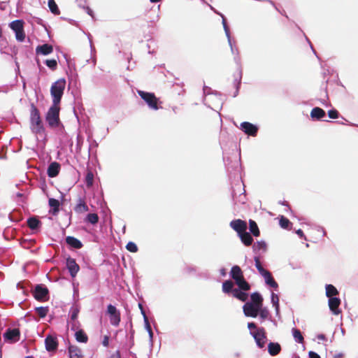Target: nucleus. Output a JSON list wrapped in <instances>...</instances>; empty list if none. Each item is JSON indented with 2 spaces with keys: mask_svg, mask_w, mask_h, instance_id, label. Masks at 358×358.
I'll return each mask as SVG.
<instances>
[{
  "mask_svg": "<svg viewBox=\"0 0 358 358\" xmlns=\"http://www.w3.org/2000/svg\"><path fill=\"white\" fill-rule=\"evenodd\" d=\"M66 80L64 78H60L53 83L50 88V94L52 97V103L55 105L59 104L64 90L65 89Z\"/></svg>",
  "mask_w": 358,
  "mask_h": 358,
  "instance_id": "nucleus-1",
  "label": "nucleus"
},
{
  "mask_svg": "<svg viewBox=\"0 0 358 358\" xmlns=\"http://www.w3.org/2000/svg\"><path fill=\"white\" fill-rule=\"evenodd\" d=\"M57 106L53 103L45 115V120L51 128L61 124L59 120V108Z\"/></svg>",
  "mask_w": 358,
  "mask_h": 358,
  "instance_id": "nucleus-2",
  "label": "nucleus"
},
{
  "mask_svg": "<svg viewBox=\"0 0 358 358\" xmlns=\"http://www.w3.org/2000/svg\"><path fill=\"white\" fill-rule=\"evenodd\" d=\"M236 55L234 56V60L238 66V69H237L238 73H237V75L234 76V87L236 88V91L233 95L234 97H236L238 94L239 89H240L241 84L242 74H243L241 64V57H239L238 50L236 49Z\"/></svg>",
  "mask_w": 358,
  "mask_h": 358,
  "instance_id": "nucleus-3",
  "label": "nucleus"
},
{
  "mask_svg": "<svg viewBox=\"0 0 358 358\" xmlns=\"http://www.w3.org/2000/svg\"><path fill=\"white\" fill-rule=\"evenodd\" d=\"M10 28L15 32V38L17 41L22 42L25 38L24 31V21L22 20H15L9 24Z\"/></svg>",
  "mask_w": 358,
  "mask_h": 358,
  "instance_id": "nucleus-4",
  "label": "nucleus"
},
{
  "mask_svg": "<svg viewBox=\"0 0 358 358\" xmlns=\"http://www.w3.org/2000/svg\"><path fill=\"white\" fill-rule=\"evenodd\" d=\"M141 98L148 104L150 108L153 110H157L158 99L153 93L144 92L142 90L137 91Z\"/></svg>",
  "mask_w": 358,
  "mask_h": 358,
  "instance_id": "nucleus-5",
  "label": "nucleus"
},
{
  "mask_svg": "<svg viewBox=\"0 0 358 358\" xmlns=\"http://www.w3.org/2000/svg\"><path fill=\"white\" fill-rule=\"evenodd\" d=\"M107 315L109 316L110 323L114 327H118L121 321V314L119 310L112 304L107 306Z\"/></svg>",
  "mask_w": 358,
  "mask_h": 358,
  "instance_id": "nucleus-6",
  "label": "nucleus"
},
{
  "mask_svg": "<svg viewBox=\"0 0 358 358\" xmlns=\"http://www.w3.org/2000/svg\"><path fill=\"white\" fill-rule=\"evenodd\" d=\"M48 289L43 287L41 285H37L33 292L34 298L39 301H46L48 300Z\"/></svg>",
  "mask_w": 358,
  "mask_h": 358,
  "instance_id": "nucleus-7",
  "label": "nucleus"
},
{
  "mask_svg": "<svg viewBox=\"0 0 358 358\" xmlns=\"http://www.w3.org/2000/svg\"><path fill=\"white\" fill-rule=\"evenodd\" d=\"M251 334L254 337L257 346L260 348H263L265 346L266 341L265 329L263 327L259 328L257 331L251 332Z\"/></svg>",
  "mask_w": 358,
  "mask_h": 358,
  "instance_id": "nucleus-8",
  "label": "nucleus"
},
{
  "mask_svg": "<svg viewBox=\"0 0 358 358\" xmlns=\"http://www.w3.org/2000/svg\"><path fill=\"white\" fill-rule=\"evenodd\" d=\"M240 129L248 136H256L259 127L257 125L249 122H243L241 123Z\"/></svg>",
  "mask_w": 358,
  "mask_h": 358,
  "instance_id": "nucleus-9",
  "label": "nucleus"
},
{
  "mask_svg": "<svg viewBox=\"0 0 358 358\" xmlns=\"http://www.w3.org/2000/svg\"><path fill=\"white\" fill-rule=\"evenodd\" d=\"M53 129H55L57 138L61 145H65L69 141V136L66 133L64 127L62 123L55 126Z\"/></svg>",
  "mask_w": 358,
  "mask_h": 358,
  "instance_id": "nucleus-10",
  "label": "nucleus"
},
{
  "mask_svg": "<svg viewBox=\"0 0 358 358\" xmlns=\"http://www.w3.org/2000/svg\"><path fill=\"white\" fill-rule=\"evenodd\" d=\"M41 124H43V122L39 110L34 103H31L30 110V127L39 125Z\"/></svg>",
  "mask_w": 358,
  "mask_h": 358,
  "instance_id": "nucleus-11",
  "label": "nucleus"
},
{
  "mask_svg": "<svg viewBox=\"0 0 358 358\" xmlns=\"http://www.w3.org/2000/svg\"><path fill=\"white\" fill-rule=\"evenodd\" d=\"M260 307L253 303L246 302L243 306V310L246 317H256L258 315Z\"/></svg>",
  "mask_w": 358,
  "mask_h": 358,
  "instance_id": "nucleus-12",
  "label": "nucleus"
},
{
  "mask_svg": "<svg viewBox=\"0 0 358 358\" xmlns=\"http://www.w3.org/2000/svg\"><path fill=\"white\" fill-rule=\"evenodd\" d=\"M20 331L18 329H8L3 334V338L10 343H15L20 340Z\"/></svg>",
  "mask_w": 358,
  "mask_h": 358,
  "instance_id": "nucleus-13",
  "label": "nucleus"
},
{
  "mask_svg": "<svg viewBox=\"0 0 358 358\" xmlns=\"http://www.w3.org/2000/svg\"><path fill=\"white\" fill-rule=\"evenodd\" d=\"M203 102L205 105H206V103H205L206 96L208 95H210V94L214 95L215 99L219 101V103L221 104V106L223 104L222 94L217 91L213 90L210 87H208L204 85L203 87Z\"/></svg>",
  "mask_w": 358,
  "mask_h": 358,
  "instance_id": "nucleus-14",
  "label": "nucleus"
},
{
  "mask_svg": "<svg viewBox=\"0 0 358 358\" xmlns=\"http://www.w3.org/2000/svg\"><path fill=\"white\" fill-rule=\"evenodd\" d=\"M66 267L72 278L76 277L80 270L79 265L76 263V260L71 257L66 259Z\"/></svg>",
  "mask_w": 358,
  "mask_h": 358,
  "instance_id": "nucleus-15",
  "label": "nucleus"
},
{
  "mask_svg": "<svg viewBox=\"0 0 358 358\" xmlns=\"http://www.w3.org/2000/svg\"><path fill=\"white\" fill-rule=\"evenodd\" d=\"M230 227L236 231L238 235L244 231H245L247 229V223L246 222L237 219L231 221L230 222Z\"/></svg>",
  "mask_w": 358,
  "mask_h": 358,
  "instance_id": "nucleus-16",
  "label": "nucleus"
},
{
  "mask_svg": "<svg viewBox=\"0 0 358 358\" xmlns=\"http://www.w3.org/2000/svg\"><path fill=\"white\" fill-rule=\"evenodd\" d=\"M341 305V299L337 297L329 298V307L330 310L336 315H339L341 313V310L339 308Z\"/></svg>",
  "mask_w": 358,
  "mask_h": 358,
  "instance_id": "nucleus-17",
  "label": "nucleus"
},
{
  "mask_svg": "<svg viewBox=\"0 0 358 358\" xmlns=\"http://www.w3.org/2000/svg\"><path fill=\"white\" fill-rule=\"evenodd\" d=\"M32 132L36 135L37 138H41L42 141H46L47 135L43 124L30 127Z\"/></svg>",
  "mask_w": 358,
  "mask_h": 358,
  "instance_id": "nucleus-18",
  "label": "nucleus"
},
{
  "mask_svg": "<svg viewBox=\"0 0 358 358\" xmlns=\"http://www.w3.org/2000/svg\"><path fill=\"white\" fill-rule=\"evenodd\" d=\"M45 348L48 352L55 351L57 350L58 343L57 338L48 335L45 339Z\"/></svg>",
  "mask_w": 358,
  "mask_h": 358,
  "instance_id": "nucleus-19",
  "label": "nucleus"
},
{
  "mask_svg": "<svg viewBox=\"0 0 358 358\" xmlns=\"http://www.w3.org/2000/svg\"><path fill=\"white\" fill-rule=\"evenodd\" d=\"M61 165L57 162H53L50 164L47 169L48 176L50 178L56 177L59 173Z\"/></svg>",
  "mask_w": 358,
  "mask_h": 358,
  "instance_id": "nucleus-20",
  "label": "nucleus"
},
{
  "mask_svg": "<svg viewBox=\"0 0 358 358\" xmlns=\"http://www.w3.org/2000/svg\"><path fill=\"white\" fill-rule=\"evenodd\" d=\"M310 115L313 120L320 121L326 116V113L321 108L315 107L312 109Z\"/></svg>",
  "mask_w": 358,
  "mask_h": 358,
  "instance_id": "nucleus-21",
  "label": "nucleus"
},
{
  "mask_svg": "<svg viewBox=\"0 0 358 358\" xmlns=\"http://www.w3.org/2000/svg\"><path fill=\"white\" fill-rule=\"evenodd\" d=\"M53 51V48L51 45L45 43L41 45H38L36 48V54L42 55H48Z\"/></svg>",
  "mask_w": 358,
  "mask_h": 358,
  "instance_id": "nucleus-22",
  "label": "nucleus"
},
{
  "mask_svg": "<svg viewBox=\"0 0 358 358\" xmlns=\"http://www.w3.org/2000/svg\"><path fill=\"white\" fill-rule=\"evenodd\" d=\"M48 203L51 209L50 213L54 215H56L59 211L60 203L57 199L50 198L49 199Z\"/></svg>",
  "mask_w": 358,
  "mask_h": 358,
  "instance_id": "nucleus-23",
  "label": "nucleus"
},
{
  "mask_svg": "<svg viewBox=\"0 0 358 358\" xmlns=\"http://www.w3.org/2000/svg\"><path fill=\"white\" fill-rule=\"evenodd\" d=\"M69 353L70 358H83L82 351L76 345H70L69 347Z\"/></svg>",
  "mask_w": 358,
  "mask_h": 358,
  "instance_id": "nucleus-24",
  "label": "nucleus"
},
{
  "mask_svg": "<svg viewBox=\"0 0 358 358\" xmlns=\"http://www.w3.org/2000/svg\"><path fill=\"white\" fill-rule=\"evenodd\" d=\"M66 243L76 249H80L83 247L81 241L73 236H67L66 238Z\"/></svg>",
  "mask_w": 358,
  "mask_h": 358,
  "instance_id": "nucleus-25",
  "label": "nucleus"
},
{
  "mask_svg": "<svg viewBox=\"0 0 358 358\" xmlns=\"http://www.w3.org/2000/svg\"><path fill=\"white\" fill-rule=\"evenodd\" d=\"M236 284L238 286L239 289L243 291H248L250 289V286L245 280L243 275L234 279Z\"/></svg>",
  "mask_w": 358,
  "mask_h": 358,
  "instance_id": "nucleus-26",
  "label": "nucleus"
},
{
  "mask_svg": "<svg viewBox=\"0 0 358 358\" xmlns=\"http://www.w3.org/2000/svg\"><path fill=\"white\" fill-rule=\"evenodd\" d=\"M236 284L238 286L239 289L243 291H248L250 289V286L245 280L243 275L234 279Z\"/></svg>",
  "mask_w": 358,
  "mask_h": 358,
  "instance_id": "nucleus-27",
  "label": "nucleus"
},
{
  "mask_svg": "<svg viewBox=\"0 0 358 358\" xmlns=\"http://www.w3.org/2000/svg\"><path fill=\"white\" fill-rule=\"evenodd\" d=\"M268 350L271 356H276L280 352L281 346L278 343L271 342L268 345Z\"/></svg>",
  "mask_w": 358,
  "mask_h": 358,
  "instance_id": "nucleus-28",
  "label": "nucleus"
},
{
  "mask_svg": "<svg viewBox=\"0 0 358 358\" xmlns=\"http://www.w3.org/2000/svg\"><path fill=\"white\" fill-rule=\"evenodd\" d=\"M74 210L77 213H83L89 210V208L84 200L80 199L78 203L74 207Z\"/></svg>",
  "mask_w": 358,
  "mask_h": 358,
  "instance_id": "nucleus-29",
  "label": "nucleus"
},
{
  "mask_svg": "<svg viewBox=\"0 0 358 358\" xmlns=\"http://www.w3.org/2000/svg\"><path fill=\"white\" fill-rule=\"evenodd\" d=\"M251 302L250 303H253L255 306L262 307L263 305V298L262 296L257 292L252 293L250 296Z\"/></svg>",
  "mask_w": 358,
  "mask_h": 358,
  "instance_id": "nucleus-30",
  "label": "nucleus"
},
{
  "mask_svg": "<svg viewBox=\"0 0 358 358\" xmlns=\"http://www.w3.org/2000/svg\"><path fill=\"white\" fill-rule=\"evenodd\" d=\"M239 236H240V238H241L242 243L245 245L250 246L252 245V243L253 242V238H252V236L248 232L244 231V232L240 234Z\"/></svg>",
  "mask_w": 358,
  "mask_h": 358,
  "instance_id": "nucleus-31",
  "label": "nucleus"
},
{
  "mask_svg": "<svg viewBox=\"0 0 358 358\" xmlns=\"http://www.w3.org/2000/svg\"><path fill=\"white\" fill-rule=\"evenodd\" d=\"M262 276L264 278L266 283L267 285H268L270 287H271L273 288H275V289L278 288V285L275 282V280L273 279V278L271 275V273L269 271H267Z\"/></svg>",
  "mask_w": 358,
  "mask_h": 358,
  "instance_id": "nucleus-32",
  "label": "nucleus"
},
{
  "mask_svg": "<svg viewBox=\"0 0 358 358\" xmlns=\"http://www.w3.org/2000/svg\"><path fill=\"white\" fill-rule=\"evenodd\" d=\"M76 339L78 342L86 343L88 341V336L83 329H80L75 334Z\"/></svg>",
  "mask_w": 358,
  "mask_h": 358,
  "instance_id": "nucleus-33",
  "label": "nucleus"
},
{
  "mask_svg": "<svg viewBox=\"0 0 358 358\" xmlns=\"http://www.w3.org/2000/svg\"><path fill=\"white\" fill-rule=\"evenodd\" d=\"M249 229L254 236L257 237L260 235L259 227L256 222L252 220H249Z\"/></svg>",
  "mask_w": 358,
  "mask_h": 358,
  "instance_id": "nucleus-34",
  "label": "nucleus"
},
{
  "mask_svg": "<svg viewBox=\"0 0 358 358\" xmlns=\"http://www.w3.org/2000/svg\"><path fill=\"white\" fill-rule=\"evenodd\" d=\"M338 294V291L334 285H327L326 286V295L327 297L332 298Z\"/></svg>",
  "mask_w": 358,
  "mask_h": 358,
  "instance_id": "nucleus-35",
  "label": "nucleus"
},
{
  "mask_svg": "<svg viewBox=\"0 0 358 358\" xmlns=\"http://www.w3.org/2000/svg\"><path fill=\"white\" fill-rule=\"evenodd\" d=\"M280 226L285 229H290L292 225V223L283 215H281L279 220Z\"/></svg>",
  "mask_w": 358,
  "mask_h": 358,
  "instance_id": "nucleus-36",
  "label": "nucleus"
},
{
  "mask_svg": "<svg viewBox=\"0 0 358 358\" xmlns=\"http://www.w3.org/2000/svg\"><path fill=\"white\" fill-rule=\"evenodd\" d=\"M232 294L234 297L241 300V301H245L248 299V294L241 292L238 289H234Z\"/></svg>",
  "mask_w": 358,
  "mask_h": 358,
  "instance_id": "nucleus-37",
  "label": "nucleus"
},
{
  "mask_svg": "<svg viewBox=\"0 0 358 358\" xmlns=\"http://www.w3.org/2000/svg\"><path fill=\"white\" fill-rule=\"evenodd\" d=\"M27 226L31 229H37L39 225L41 224V222L38 219H37L36 217H30L27 220Z\"/></svg>",
  "mask_w": 358,
  "mask_h": 358,
  "instance_id": "nucleus-38",
  "label": "nucleus"
},
{
  "mask_svg": "<svg viewBox=\"0 0 358 358\" xmlns=\"http://www.w3.org/2000/svg\"><path fill=\"white\" fill-rule=\"evenodd\" d=\"M48 5L52 13H53L55 15H59L60 10L55 0H48Z\"/></svg>",
  "mask_w": 358,
  "mask_h": 358,
  "instance_id": "nucleus-39",
  "label": "nucleus"
},
{
  "mask_svg": "<svg viewBox=\"0 0 358 358\" xmlns=\"http://www.w3.org/2000/svg\"><path fill=\"white\" fill-rule=\"evenodd\" d=\"M253 250L255 251L262 250V252H266L267 250V245H266V242L264 241H257L253 245Z\"/></svg>",
  "mask_w": 358,
  "mask_h": 358,
  "instance_id": "nucleus-40",
  "label": "nucleus"
},
{
  "mask_svg": "<svg viewBox=\"0 0 358 358\" xmlns=\"http://www.w3.org/2000/svg\"><path fill=\"white\" fill-rule=\"evenodd\" d=\"M234 283L231 280H226L222 284V291L224 293L229 294L230 292L233 293Z\"/></svg>",
  "mask_w": 358,
  "mask_h": 358,
  "instance_id": "nucleus-41",
  "label": "nucleus"
},
{
  "mask_svg": "<svg viewBox=\"0 0 358 358\" xmlns=\"http://www.w3.org/2000/svg\"><path fill=\"white\" fill-rule=\"evenodd\" d=\"M231 276L234 280L235 278L241 277L243 275V272L238 266H234L231 270Z\"/></svg>",
  "mask_w": 358,
  "mask_h": 358,
  "instance_id": "nucleus-42",
  "label": "nucleus"
},
{
  "mask_svg": "<svg viewBox=\"0 0 358 358\" xmlns=\"http://www.w3.org/2000/svg\"><path fill=\"white\" fill-rule=\"evenodd\" d=\"M99 220V218L96 213H89L85 218V221L92 224H97Z\"/></svg>",
  "mask_w": 358,
  "mask_h": 358,
  "instance_id": "nucleus-43",
  "label": "nucleus"
},
{
  "mask_svg": "<svg viewBox=\"0 0 358 358\" xmlns=\"http://www.w3.org/2000/svg\"><path fill=\"white\" fill-rule=\"evenodd\" d=\"M293 336L296 341H297L299 343H303L304 341V338L301 334V332L298 329H292Z\"/></svg>",
  "mask_w": 358,
  "mask_h": 358,
  "instance_id": "nucleus-44",
  "label": "nucleus"
},
{
  "mask_svg": "<svg viewBox=\"0 0 358 358\" xmlns=\"http://www.w3.org/2000/svg\"><path fill=\"white\" fill-rule=\"evenodd\" d=\"M48 307L41 306L36 308V312L41 318L45 317L48 313Z\"/></svg>",
  "mask_w": 358,
  "mask_h": 358,
  "instance_id": "nucleus-45",
  "label": "nucleus"
},
{
  "mask_svg": "<svg viewBox=\"0 0 358 358\" xmlns=\"http://www.w3.org/2000/svg\"><path fill=\"white\" fill-rule=\"evenodd\" d=\"M255 266L259 273L263 275L264 273H266L268 271L264 269L261 264L259 257H255Z\"/></svg>",
  "mask_w": 358,
  "mask_h": 358,
  "instance_id": "nucleus-46",
  "label": "nucleus"
},
{
  "mask_svg": "<svg viewBox=\"0 0 358 358\" xmlns=\"http://www.w3.org/2000/svg\"><path fill=\"white\" fill-rule=\"evenodd\" d=\"M259 310V311L258 315H259L260 317L262 320H266L268 317L269 311L266 308H264L262 306Z\"/></svg>",
  "mask_w": 358,
  "mask_h": 358,
  "instance_id": "nucleus-47",
  "label": "nucleus"
},
{
  "mask_svg": "<svg viewBox=\"0 0 358 358\" xmlns=\"http://www.w3.org/2000/svg\"><path fill=\"white\" fill-rule=\"evenodd\" d=\"M46 66L51 70H55L57 67V62L56 59H46L45 62Z\"/></svg>",
  "mask_w": 358,
  "mask_h": 358,
  "instance_id": "nucleus-48",
  "label": "nucleus"
},
{
  "mask_svg": "<svg viewBox=\"0 0 358 358\" xmlns=\"http://www.w3.org/2000/svg\"><path fill=\"white\" fill-rule=\"evenodd\" d=\"M126 248L131 252H136L138 251V247L134 242H129L126 245Z\"/></svg>",
  "mask_w": 358,
  "mask_h": 358,
  "instance_id": "nucleus-49",
  "label": "nucleus"
},
{
  "mask_svg": "<svg viewBox=\"0 0 358 358\" xmlns=\"http://www.w3.org/2000/svg\"><path fill=\"white\" fill-rule=\"evenodd\" d=\"M271 302L278 310L279 308V298L278 296L274 293L271 294Z\"/></svg>",
  "mask_w": 358,
  "mask_h": 358,
  "instance_id": "nucleus-50",
  "label": "nucleus"
},
{
  "mask_svg": "<svg viewBox=\"0 0 358 358\" xmlns=\"http://www.w3.org/2000/svg\"><path fill=\"white\" fill-rule=\"evenodd\" d=\"M139 306H140L141 308H142V306L141 304H139ZM141 310H142V313L143 315L145 322L146 324V326H147L148 330L149 331V334H150V336H152V331L151 327H150V325L149 324L148 317H147L145 313H144V311L143 310V309H141Z\"/></svg>",
  "mask_w": 358,
  "mask_h": 358,
  "instance_id": "nucleus-51",
  "label": "nucleus"
},
{
  "mask_svg": "<svg viewBox=\"0 0 358 358\" xmlns=\"http://www.w3.org/2000/svg\"><path fill=\"white\" fill-rule=\"evenodd\" d=\"M324 93V99H320V101L322 105L324 106H328V94H327V87H325V90H324L323 92Z\"/></svg>",
  "mask_w": 358,
  "mask_h": 358,
  "instance_id": "nucleus-52",
  "label": "nucleus"
},
{
  "mask_svg": "<svg viewBox=\"0 0 358 358\" xmlns=\"http://www.w3.org/2000/svg\"><path fill=\"white\" fill-rule=\"evenodd\" d=\"M328 116L331 119H336L339 116V113L336 109H331L328 111Z\"/></svg>",
  "mask_w": 358,
  "mask_h": 358,
  "instance_id": "nucleus-53",
  "label": "nucleus"
},
{
  "mask_svg": "<svg viewBox=\"0 0 358 358\" xmlns=\"http://www.w3.org/2000/svg\"><path fill=\"white\" fill-rule=\"evenodd\" d=\"M220 15L222 16V25H223V28H224L225 34H230V31H229V28L227 24L226 19L224 18V17L222 14H220Z\"/></svg>",
  "mask_w": 358,
  "mask_h": 358,
  "instance_id": "nucleus-54",
  "label": "nucleus"
},
{
  "mask_svg": "<svg viewBox=\"0 0 358 358\" xmlns=\"http://www.w3.org/2000/svg\"><path fill=\"white\" fill-rule=\"evenodd\" d=\"M79 309L78 308H74L71 310V318L72 320H76L78 316Z\"/></svg>",
  "mask_w": 358,
  "mask_h": 358,
  "instance_id": "nucleus-55",
  "label": "nucleus"
},
{
  "mask_svg": "<svg viewBox=\"0 0 358 358\" xmlns=\"http://www.w3.org/2000/svg\"><path fill=\"white\" fill-rule=\"evenodd\" d=\"M77 3H78V6L80 8H83L84 10L85 9L86 6H87L85 0H77Z\"/></svg>",
  "mask_w": 358,
  "mask_h": 358,
  "instance_id": "nucleus-56",
  "label": "nucleus"
},
{
  "mask_svg": "<svg viewBox=\"0 0 358 358\" xmlns=\"http://www.w3.org/2000/svg\"><path fill=\"white\" fill-rule=\"evenodd\" d=\"M248 329H250V330H252V329H255V330L257 331V329H259V328L257 327V325H256V324H255V322H249V323L248 324Z\"/></svg>",
  "mask_w": 358,
  "mask_h": 358,
  "instance_id": "nucleus-57",
  "label": "nucleus"
},
{
  "mask_svg": "<svg viewBox=\"0 0 358 358\" xmlns=\"http://www.w3.org/2000/svg\"><path fill=\"white\" fill-rule=\"evenodd\" d=\"M83 143V140H80L79 138V136H77V144H76V149L78 151H80L81 150V145Z\"/></svg>",
  "mask_w": 358,
  "mask_h": 358,
  "instance_id": "nucleus-58",
  "label": "nucleus"
},
{
  "mask_svg": "<svg viewBox=\"0 0 358 358\" xmlns=\"http://www.w3.org/2000/svg\"><path fill=\"white\" fill-rule=\"evenodd\" d=\"M102 344L105 347H108V345H109V336H105L103 337V340L102 341Z\"/></svg>",
  "mask_w": 358,
  "mask_h": 358,
  "instance_id": "nucleus-59",
  "label": "nucleus"
},
{
  "mask_svg": "<svg viewBox=\"0 0 358 358\" xmlns=\"http://www.w3.org/2000/svg\"><path fill=\"white\" fill-rule=\"evenodd\" d=\"M308 355H309V358H321L320 356L317 353H316L313 351H310L308 353Z\"/></svg>",
  "mask_w": 358,
  "mask_h": 358,
  "instance_id": "nucleus-60",
  "label": "nucleus"
},
{
  "mask_svg": "<svg viewBox=\"0 0 358 358\" xmlns=\"http://www.w3.org/2000/svg\"><path fill=\"white\" fill-rule=\"evenodd\" d=\"M85 10L86 13H87L89 15H90L92 18H94V17L93 10H92V9H91L88 6H86V8H85Z\"/></svg>",
  "mask_w": 358,
  "mask_h": 358,
  "instance_id": "nucleus-61",
  "label": "nucleus"
},
{
  "mask_svg": "<svg viewBox=\"0 0 358 358\" xmlns=\"http://www.w3.org/2000/svg\"><path fill=\"white\" fill-rule=\"evenodd\" d=\"M109 358H120V352L117 350L115 352H114L113 354H112Z\"/></svg>",
  "mask_w": 358,
  "mask_h": 358,
  "instance_id": "nucleus-62",
  "label": "nucleus"
},
{
  "mask_svg": "<svg viewBox=\"0 0 358 358\" xmlns=\"http://www.w3.org/2000/svg\"><path fill=\"white\" fill-rule=\"evenodd\" d=\"M85 179H94V174L92 172L89 171L87 173Z\"/></svg>",
  "mask_w": 358,
  "mask_h": 358,
  "instance_id": "nucleus-63",
  "label": "nucleus"
},
{
  "mask_svg": "<svg viewBox=\"0 0 358 358\" xmlns=\"http://www.w3.org/2000/svg\"><path fill=\"white\" fill-rule=\"evenodd\" d=\"M226 36L227 38L228 43L229 45L230 48H231V46H233V45H232V42H231V34H226Z\"/></svg>",
  "mask_w": 358,
  "mask_h": 358,
  "instance_id": "nucleus-64",
  "label": "nucleus"
}]
</instances>
